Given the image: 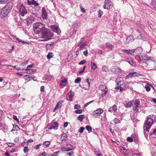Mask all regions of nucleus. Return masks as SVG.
<instances>
[{"instance_id":"1","label":"nucleus","mask_w":156,"mask_h":156,"mask_svg":"<svg viewBox=\"0 0 156 156\" xmlns=\"http://www.w3.org/2000/svg\"><path fill=\"white\" fill-rule=\"evenodd\" d=\"M135 52L136 54L139 55V57L141 60H143L144 62H148V63H151L152 64H155V62L154 61V58L151 57H148L145 58V56H143L142 55L143 49L140 47H138L136 49H134Z\"/></svg>"},{"instance_id":"2","label":"nucleus","mask_w":156,"mask_h":156,"mask_svg":"<svg viewBox=\"0 0 156 156\" xmlns=\"http://www.w3.org/2000/svg\"><path fill=\"white\" fill-rule=\"evenodd\" d=\"M12 8V3H9L6 4L2 9L0 12L1 18L6 17L11 12Z\"/></svg>"},{"instance_id":"3","label":"nucleus","mask_w":156,"mask_h":156,"mask_svg":"<svg viewBox=\"0 0 156 156\" xmlns=\"http://www.w3.org/2000/svg\"><path fill=\"white\" fill-rule=\"evenodd\" d=\"M42 36L44 39L42 40L43 41H46L50 39L54 35V33L48 28H46L44 29L41 33Z\"/></svg>"},{"instance_id":"4","label":"nucleus","mask_w":156,"mask_h":156,"mask_svg":"<svg viewBox=\"0 0 156 156\" xmlns=\"http://www.w3.org/2000/svg\"><path fill=\"white\" fill-rule=\"evenodd\" d=\"M150 115L147 117V119L145 121L144 126V132H148L151 128V126L153 123V119L149 117Z\"/></svg>"},{"instance_id":"5","label":"nucleus","mask_w":156,"mask_h":156,"mask_svg":"<svg viewBox=\"0 0 156 156\" xmlns=\"http://www.w3.org/2000/svg\"><path fill=\"white\" fill-rule=\"evenodd\" d=\"M46 28L45 24L41 23H36L34 26V31L36 34L41 33Z\"/></svg>"},{"instance_id":"6","label":"nucleus","mask_w":156,"mask_h":156,"mask_svg":"<svg viewBox=\"0 0 156 156\" xmlns=\"http://www.w3.org/2000/svg\"><path fill=\"white\" fill-rule=\"evenodd\" d=\"M113 5V3L110 0H105L103 7L105 9L109 10Z\"/></svg>"},{"instance_id":"7","label":"nucleus","mask_w":156,"mask_h":156,"mask_svg":"<svg viewBox=\"0 0 156 156\" xmlns=\"http://www.w3.org/2000/svg\"><path fill=\"white\" fill-rule=\"evenodd\" d=\"M50 28L54 32L58 34H59L61 32V30L57 25H51Z\"/></svg>"},{"instance_id":"8","label":"nucleus","mask_w":156,"mask_h":156,"mask_svg":"<svg viewBox=\"0 0 156 156\" xmlns=\"http://www.w3.org/2000/svg\"><path fill=\"white\" fill-rule=\"evenodd\" d=\"M140 100L138 99L135 100L134 106L133 108V110L136 112H138L139 108H140Z\"/></svg>"},{"instance_id":"9","label":"nucleus","mask_w":156,"mask_h":156,"mask_svg":"<svg viewBox=\"0 0 156 156\" xmlns=\"http://www.w3.org/2000/svg\"><path fill=\"white\" fill-rule=\"evenodd\" d=\"M27 1L29 5H33L35 7L38 6L40 4L38 0H27Z\"/></svg>"},{"instance_id":"10","label":"nucleus","mask_w":156,"mask_h":156,"mask_svg":"<svg viewBox=\"0 0 156 156\" xmlns=\"http://www.w3.org/2000/svg\"><path fill=\"white\" fill-rule=\"evenodd\" d=\"M19 12L22 16H23L27 13V11L25 7L23 4H22L19 9Z\"/></svg>"},{"instance_id":"11","label":"nucleus","mask_w":156,"mask_h":156,"mask_svg":"<svg viewBox=\"0 0 156 156\" xmlns=\"http://www.w3.org/2000/svg\"><path fill=\"white\" fill-rule=\"evenodd\" d=\"M103 112V110L102 108H99L92 112L91 115L95 117H97L100 116Z\"/></svg>"},{"instance_id":"12","label":"nucleus","mask_w":156,"mask_h":156,"mask_svg":"<svg viewBox=\"0 0 156 156\" xmlns=\"http://www.w3.org/2000/svg\"><path fill=\"white\" fill-rule=\"evenodd\" d=\"M74 95V93L73 91L70 90L66 96V98L67 100L69 101H73V97Z\"/></svg>"},{"instance_id":"13","label":"nucleus","mask_w":156,"mask_h":156,"mask_svg":"<svg viewBox=\"0 0 156 156\" xmlns=\"http://www.w3.org/2000/svg\"><path fill=\"white\" fill-rule=\"evenodd\" d=\"M42 16L43 20H46L48 18V13L45 10V8L43 7L41 10Z\"/></svg>"},{"instance_id":"14","label":"nucleus","mask_w":156,"mask_h":156,"mask_svg":"<svg viewBox=\"0 0 156 156\" xmlns=\"http://www.w3.org/2000/svg\"><path fill=\"white\" fill-rule=\"evenodd\" d=\"M64 101V100H60L59 101L56 105L54 109L53 110V112H55V111L57 110L58 108H60L62 106V103Z\"/></svg>"},{"instance_id":"15","label":"nucleus","mask_w":156,"mask_h":156,"mask_svg":"<svg viewBox=\"0 0 156 156\" xmlns=\"http://www.w3.org/2000/svg\"><path fill=\"white\" fill-rule=\"evenodd\" d=\"M86 42L81 41H80L79 43L77 44V45L78 46H80L79 48L80 50H83L86 46Z\"/></svg>"},{"instance_id":"16","label":"nucleus","mask_w":156,"mask_h":156,"mask_svg":"<svg viewBox=\"0 0 156 156\" xmlns=\"http://www.w3.org/2000/svg\"><path fill=\"white\" fill-rule=\"evenodd\" d=\"M13 41L16 42H22L23 44H29L30 43V42H27L26 41H22L18 37H14L13 38Z\"/></svg>"},{"instance_id":"17","label":"nucleus","mask_w":156,"mask_h":156,"mask_svg":"<svg viewBox=\"0 0 156 156\" xmlns=\"http://www.w3.org/2000/svg\"><path fill=\"white\" fill-rule=\"evenodd\" d=\"M58 123L57 122H55L54 124L51 125L48 128V129H57L58 127Z\"/></svg>"},{"instance_id":"18","label":"nucleus","mask_w":156,"mask_h":156,"mask_svg":"<svg viewBox=\"0 0 156 156\" xmlns=\"http://www.w3.org/2000/svg\"><path fill=\"white\" fill-rule=\"evenodd\" d=\"M35 19V18H34L33 17H32L31 16L28 17L27 20V25H29L32 23L34 22Z\"/></svg>"},{"instance_id":"19","label":"nucleus","mask_w":156,"mask_h":156,"mask_svg":"<svg viewBox=\"0 0 156 156\" xmlns=\"http://www.w3.org/2000/svg\"><path fill=\"white\" fill-rule=\"evenodd\" d=\"M24 79L28 81H29L30 80H32L34 78V76L30 75L28 74L25 75L24 76Z\"/></svg>"},{"instance_id":"20","label":"nucleus","mask_w":156,"mask_h":156,"mask_svg":"<svg viewBox=\"0 0 156 156\" xmlns=\"http://www.w3.org/2000/svg\"><path fill=\"white\" fill-rule=\"evenodd\" d=\"M61 150L62 151H69L72 150L73 149L72 146L71 145L70 147H68L67 148L64 146H62L61 147Z\"/></svg>"},{"instance_id":"21","label":"nucleus","mask_w":156,"mask_h":156,"mask_svg":"<svg viewBox=\"0 0 156 156\" xmlns=\"http://www.w3.org/2000/svg\"><path fill=\"white\" fill-rule=\"evenodd\" d=\"M67 80L65 79L64 80H62L61 81L60 86L61 88H63L66 85Z\"/></svg>"},{"instance_id":"22","label":"nucleus","mask_w":156,"mask_h":156,"mask_svg":"<svg viewBox=\"0 0 156 156\" xmlns=\"http://www.w3.org/2000/svg\"><path fill=\"white\" fill-rule=\"evenodd\" d=\"M124 51L125 53L128 54L134 55L133 53L135 52V50H134V49L133 50H125Z\"/></svg>"},{"instance_id":"23","label":"nucleus","mask_w":156,"mask_h":156,"mask_svg":"<svg viewBox=\"0 0 156 156\" xmlns=\"http://www.w3.org/2000/svg\"><path fill=\"white\" fill-rule=\"evenodd\" d=\"M134 40V37L132 35H130L126 39V41L128 43L133 41Z\"/></svg>"},{"instance_id":"24","label":"nucleus","mask_w":156,"mask_h":156,"mask_svg":"<svg viewBox=\"0 0 156 156\" xmlns=\"http://www.w3.org/2000/svg\"><path fill=\"white\" fill-rule=\"evenodd\" d=\"M150 6L151 9L154 11H156V2L154 1L152 2L151 3Z\"/></svg>"},{"instance_id":"25","label":"nucleus","mask_w":156,"mask_h":156,"mask_svg":"<svg viewBox=\"0 0 156 156\" xmlns=\"http://www.w3.org/2000/svg\"><path fill=\"white\" fill-rule=\"evenodd\" d=\"M136 34L137 35V38L138 39H140L142 37V34L139 30L136 29Z\"/></svg>"},{"instance_id":"26","label":"nucleus","mask_w":156,"mask_h":156,"mask_svg":"<svg viewBox=\"0 0 156 156\" xmlns=\"http://www.w3.org/2000/svg\"><path fill=\"white\" fill-rule=\"evenodd\" d=\"M136 72H130L126 76V79L131 78L134 76V74H136Z\"/></svg>"},{"instance_id":"27","label":"nucleus","mask_w":156,"mask_h":156,"mask_svg":"<svg viewBox=\"0 0 156 156\" xmlns=\"http://www.w3.org/2000/svg\"><path fill=\"white\" fill-rule=\"evenodd\" d=\"M108 111L109 112H111L113 111L115 112L117 111V107L115 105H114L113 106L109 108Z\"/></svg>"},{"instance_id":"28","label":"nucleus","mask_w":156,"mask_h":156,"mask_svg":"<svg viewBox=\"0 0 156 156\" xmlns=\"http://www.w3.org/2000/svg\"><path fill=\"white\" fill-rule=\"evenodd\" d=\"M67 139V135L66 134L64 133L61 136V141H65Z\"/></svg>"},{"instance_id":"29","label":"nucleus","mask_w":156,"mask_h":156,"mask_svg":"<svg viewBox=\"0 0 156 156\" xmlns=\"http://www.w3.org/2000/svg\"><path fill=\"white\" fill-rule=\"evenodd\" d=\"M54 45L53 43H51L50 44H47L46 45V47L47 50H50L52 48V46Z\"/></svg>"},{"instance_id":"30","label":"nucleus","mask_w":156,"mask_h":156,"mask_svg":"<svg viewBox=\"0 0 156 156\" xmlns=\"http://www.w3.org/2000/svg\"><path fill=\"white\" fill-rule=\"evenodd\" d=\"M125 106L126 108H129L133 106L132 103L130 101L125 104Z\"/></svg>"},{"instance_id":"31","label":"nucleus","mask_w":156,"mask_h":156,"mask_svg":"<svg viewBox=\"0 0 156 156\" xmlns=\"http://www.w3.org/2000/svg\"><path fill=\"white\" fill-rule=\"evenodd\" d=\"M105 45L107 47L110 48L111 50H112L114 48V46L108 42H107L106 43Z\"/></svg>"},{"instance_id":"32","label":"nucleus","mask_w":156,"mask_h":156,"mask_svg":"<svg viewBox=\"0 0 156 156\" xmlns=\"http://www.w3.org/2000/svg\"><path fill=\"white\" fill-rule=\"evenodd\" d=\"M100 88L101 90L104 91H105V90H106V91H108V88L107 87V86L103 85H101L100 86Z\"/></svg>"},{"instance_id":"33","label":"nucleus","mask_w":156,"mask_h":156,"mask_svg":"<svg viewBox=\"0 0 156 156\" xmlns=\"http://www.w3.org/2000/svg\"><path fill=\"white\" fill-rule=\"evenodd\" d=\"M80 23L77 22H75L73 23V27L74 28L77 29L79 27Z\"/></svg>"},{"instance_id":"34","label":"nucleus","mask_w":156,"mask_h":156,"mask_svg":"<svg viewBox=\"0 0 156 156\" xmlns=\"http://www.w3.org/2000/svg\"><path fill=\"white\" fill-rule=\"evenodd\" d=\"M91 67L92 69L94 70L97 66L95 63L92 62L91 63Z\"/></svg>"},{"instance_id":"35","label":"nucleus","mask_w":156,"mask_h":156,"mask_svg":"<svg viewBox=\"0 0 156 156\" xmlns=\"http://www.w3.org/2000/svg\"><path fill=\"white\" fill-rule=\"evenodd\" d=\"M84 116L83 115H80L77 117V119L78 120H80V122L83 121Z\"/></svg>"},{"instance_id":"36","label":"nucleus","mask_w":156,"mask_h":156,"mask_svg":"<svg viewBox=\"0 0 156 156\" xmlns=\"http://www.w3.org/2000/svg\"><path fill=\"white\" fill-rule=\"evenodd\" d=\"M53 53L51 52H49L47 56L48 59H50L53 56Z\"/></svg>"},{"instance_id":"37","label":"nucleus","mask_w":156,"mask_h":156,"mask_svg":"<svg viewBox=\"0 0 156 156\" xmlns=\"http://www.w3.org/2000/svg\"><path fill=\"white\" fill-rule=\"evenodd\" d=\"M51 142L49 141H46L44 142L43 145L45 146L46 147H48L49 145L50 144Z\"/></svg>"},{"instance_id":"38","label":"nucleus","mask_w":156,"mask_h":156,"mask_svg":"<svg viewBox=\"0 0 156 156\" xmlns=\"http://www.w3.org/2000/svg\"><path fill=\"white\" fill-rule=\"evenodd\" d=\"M85 128L88 131L89 133H90L92 131V128L89 125H87Z\"/></svg>"},{"instance_id":"39","label":"nucleus","mask_w":156,"mask_h":156,"mask_svg":"<svg viewBox=\"0 0 156 156\" xmlns=\"http://www.w3.org/2000/svg\"><path fill=\"white\" fill-rule=\"evenodd\" d=\"M150 86H151L150 85L147 84L145 85V88L147 92L150 91L151 90Z\"/></svg>"},{"instance_id":"40","label":"nucleus","mask_w":156,"mask_h":156,"mask_svg":"<svg viewBox=\"0 0 156 156\" xmlns=\"http://www.w3.org/2000/svg\"><path fill=\"white\" fill-rule=\"evenodd\" d=\"M103 12L101 9H99L98 12V16L99 18H101L103 15Z\"/></svg>"},{"instance_id":"41","label":"nucleus","mask_w":156,"mask_h":156,"mask_svg":"<svg viewBox=\"0 0 156 156\" xmlns=\"http://www.w3.org/2000/svg\"><path fill=\"white\" fill-rule=\"evenodd\" d=\"M81 77H78L75 80V83H80L81 82Z\"/></svg>"},{"instance_id":"42","label":"nucleus","mask_w":156,"mask_h":156,"mask_svg":"<svg viewBox=\"0 0 156 156\" xmlns=\"http://www.w3.org/2000/svg\"><path fill=\"white\" fill-rule=\"evenodd\" d=\"M150 133L151 135H154L156 136V128L151 129L150 132Z\"/></svg>"},{"instance_id":"43","label":"nucleus","mask_w":156,"mask_h":156,"mask_svg":"<svg viewBox=\"0 0 156 156\" xmlns=\"http://www.w3.org/2000/svg\"><path fill=\"white\" fill-rule=\"evenodd\" d=\"M93 101H94V100H92V101H91L87 103L84 105L83 106V107L85 108V107H87L88 105H89L90 104L92 103Z\"/></svg>"},{"instance_id":"44","label":"nucleus","mask_w":156,"mask_h":156,"mask_svg":"<svg viewBox=\"0 0 156 156\" xmlns=\"http://www.w3.org/2000/svg\"><path fill=\"white\" fill-rule=\"evenodd\" d=\"M83 112L82 109H78L75 111V112L76 114H81Z\"/></svg>"},{"instance_id":"45","label":"nucleus","mask_w":156,"mask_h":156,"mask_svg":"<svg viewBox=\"0 0 156 156\" xmlns=\"http://www.w3.org/2000/svg\"><path fill=\"white\" fill-rule=\"evenodd\" d=\"M84 129L85 128L84 127H81L79 129V130L78 131L80 133H82L83 132Z\"/></svg>"},{"instance_id":"46","label":"nucleus","mask_w":156,"mask_h":156,"mask_svg":"<svg viewBox=\"0 0 156 156\" xmlns=\"http://www.w3.org/2000/svg\"><path fill=\"white\" fill-rule=\"evenodd\" d=\"M114 122L115 123H119L120 122V120L117 118H115L114 120Z\"/></svg>"},{"instance_id":"47","label":"nucleus","mask_w":156,"mask_h":156,"mask_svg":"<svg viewBox=\"0 0 156 156\" xmlns=\"http://www.w3.org/2000/svg\"><path fill=\"white\" fill-rule=\"evenodd\" d=\"M42 144H38L37 145L34 147V148L35 149L37 150L39 149V147Z\"/></svg>"},{"instance_id":"48","label":"nucleus","mask_w":156,"mask_h":156,"mask_svg":"<svg viewBox=\"0 0 156 156\" xmlns=\"http://www.w3.org/2000/svg\"><path fill=\"white\" fill-rule=\"evenodd\" d=\"M29 150V149L28 147L27 146H25L24 147L23 151H24V153H25L28 152Z\"/></svg>"},{"instance_id":"49","label":"nucleus","mask_w":156,"mask_h":156,"mask_svg":"<svg viewBox=\"0 0 156 156\" xmlns=\"http://www.w3.org/2000/svg\"><path fill=\"white\" fill-rule=\"evenodd\" d=\"M127 140L128 141L131 142L133 141V138L130 137H128L127 138Z\"/></svg>"},{"instance_id":"50","label":"nucleus","mask_w":156,"mask_h":156,"mask_svg":"<svg viewBox=\"0 0 156 156\" xmlns=\"http://www.w3.org/2000/svg\"><path fill=\"white\" fill-rule=\"evenodd\" d=\"M123 81V79L122 77H117L116 80V82H121Z\"/></svg>"},{"instance_id":"51","label":"nucleus","mask_w":156,"mask_h":156,"mask_svg":"<svg viewBox=\"0 0 156 156\" xmlns=\"http://www.w3.org/2000/svg\"><path fill=\"white\" fill-rule=\"evenodd\" d=\"M37 16V13L32 12L31 13V15L30 16L33 17L34 18H35V17H36Z\"/></svg>"},{"instance_id":"52","label":"nucleus","mask_w":156,"mask_h":156,"mask_svg":"<svg viewBox=\"0 0 156 156\" xmlns=\"http://www.w3.org/2000/svg\"><path fill=\"white\" fill-rule=\"evenodd\" d=\"M60 153V151H58L54 152L51 155V156H58V153Z\"/></svg>"},{"instance_id":"53","label":"nucleus","mask_w":156,"mask_h":156,"mask_svg":"<svg viewBox=\"0 0 156 156\" xmlns=\"http://www.w3.org/2000/svg\"><path fill=\"white\" fill-rule=\"evenodd\" d=\"M74 109H78L80 108H81V107L79 105H78L77 104H76L74 105Z\"/></svg>"},{"instance_id":"54","label":"nucleus","mask_w":156,"mask_h":156,"mask_svg":"<svg viewBox=\"0 0 156 156\" xmlns=\"http://www.w3.org/2000/svg\"><path fill=\"white\" fill-rule=\"evenodd\" d=\"M127 62L131 65H133L134 63L133 61L131 59H129V60H128Z\"/></svg>"},{"instance_id":"55","label":"nucleus","mask_w":156,"mask_h":156,"mask_svg":"<svg viewBox=\"0 0 156 156\" xmlns=\"http://www.w3.org/2000/svg\"><path fill=\"white\" fill-rule=\"evenodd\" d=\"M13 119L16 121L17 122L19 123L20 122V121L19 120V119L17 118V117L15 115H13Z\"/></svg>"},{"instance_id":"56","label":"nucleus","mask_w":156,"mask_h":156,"mask_svg":"<svg viewBox=\"0 0 156 156\" xmlns=\"http://www.w3.org/2000/svg\"><path fill=\"white\" fill-rule=\"evenodd\" d=\"M86 61L85 60H83L81 61L80 62H79V65H83L86 62Z\"/></svg>"},{"instance_id":"57","label":"nucleus","mask_w":156,"mask_h":156,"mask_svg":"<svg viewBox=\"0 0 156 156\" xmlns=\"http://www.w3.org/2000/svg\"><path fill=\"white\" fill-rule=\"evenodd\" d=\"M94 152L96 154L98 153H101V152L99 150L95 149L94 150Z\"/></svg>"},{"instance_id":"58","label":"nucleus","mask_w":156,"mask_h":156,"mask_svg":"<svg viewBox=\"0 0 156 156\" xmlns=\"http://www.w3.org/2000/svg\"><path fill=\"white\" fill-rule=\"evenodd\" d=\"M80 7L81 11L83 13H85V10L83 8V6H82L81 4H80Z\"/></svg>"},{"instance_id":"59","label":"nucleus","mask_w":156,"mask_h":156,"mask_svg":"<svg viewBox=\"0 0 156 156\" xmlns=\"http://www.w3.org/2000/svg\"><path fill=\"white\" fill-rule=\"evenodd\" d=\"M13 128H15V130H16L17 131L19 130L20 129V128L19 126L17 125H13Z\"/></svg>"},{"instance_id":"60","label":"nucleus","mask_w":156,"mask_h":156,"mask_svg":"<svg viewBox=\"0 0 156 156\" xmlns=\"http://www.w3.org/2000/svg\"><path fill=\"white\" fill-rule=\"evenodd\" d=\"M28 71L26 72L27 73H31L34 72V70L32 69H30Z\"/></svg>"},{"instance_id":"61","label":"nucleus","mask_w":156,"mask_h":156,"mask_svg":"<svg viewBox=\"0 0 156 156\" xmlns=\"http://www.w3.org/2000/svg\"><path fill=\"white\" fill-rule=\"evenodd\" d=\"M117 82V83H116L118 85H119L120 86L122 85L123 83H124V82L123 81H122L121 82H119V81Z\"/></svg>"},{"instance_id":"62","label":"nucleus","mask_w":156,"mask_h":156,"mask_svg":"<svg viewBox=\"0 0 156 156\" xmlns=\"http://www.w3.org/2000/svg\"><path fill=\"white\" fill-rule=\"evenodd\" d=\"M73 151H71L70 152H68L66 153V154L67 155H69V156H72V155L73 154Z\"/></svg>"},{"instance_id":"63","label":"nucleus","mask_w":156,"mask_h":156,"mask_svg":"<svg viewBox=\"0 0 156 156\" xmlns=\"http://www.w3.org/2000/svg\"><path fill=\"white\" fill-rule=\"evenodd\" d=\"M83 55L86 56H87L88 54V51L87 50L86 51H85L83 52Z\"/></svg>"},{"instance_id":"64","label":"nucleus","mask_w":156,"mask_h":156,"mask_svg":"<svg viewBox=\"0 0 156 156\" xmlns=\"http://www.w3.org/2000/svg\"><path fill=\"white\" fill-rule=\"evenodd\" d=\"M28 61H25L21 63V65H23V66H24L25 65L27 64V63L28 62Z\"/></svg>"}]
</instances>
